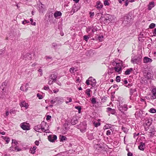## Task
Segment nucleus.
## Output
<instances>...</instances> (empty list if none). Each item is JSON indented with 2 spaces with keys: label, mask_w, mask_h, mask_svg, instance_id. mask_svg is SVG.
I'll return each instance as SVG.
<instances>
[{
  "label": "nucleus",
  "mask_w": 156,
  "mask_h": 156,
  "mask_svg": "<svg viewBox=\"0 0 156 156\" xmlns=\"http://www.w3.org/2000/svg\"><path fill=\"white\" fill-rule=\"evenodd\" d=\"M57 77V73L55 72H53L51 74L49 79L53 80V81H56Z\"/></svg>",
  "instance_id": "nucleus-8"
},
{
  "label": "nucleus",
  "mask_w": 156,
  "mask_h": 156,
  "mask_svg": "<svg viewBox=\"0 0 156 156\" xmlns=\"http://www.w3.org/2000/svg\"><path fill=\"white\" fill-rule=\"evenodd\" d=\"M30 153L32 154H34L35 152V151L32 148L30 149Z\"/></svg>",
  "instance_id": "nucleus-52"
},
{
  "label": "nucleus",
  "mask_w": 156,
  "mask_h": 156,
  "mask_svg": "<svg viewBox=\"0 0 156 156\" xmlns=\"http://www.w3.org/2000/svg\"><path fill=\"white\" fill-rule=\"evenodd\" d=\"M133 70V69L132 68H130L127 69L125 72V74L126 75L129 74Z\"/></svg>",
  "instance_id": "nucleus-30"
},
{
  "label": "nucleus",
  "mask_w": 156,
  "mask_h": 156,
  "mask_svg": "<svg viewBox=\"0 0 156 156\" xmlns=\"http://www.w3.org/2000/svg\"><path fill=\"white\" fill-rule=\"evenodd\" d=\"M94 82H92L91 81V83H90V84L92 86V87H94L96 85V83L95 80L94 79H93Z\"/></svg>",
  "instance_id": "nucleus-38"
},
{
  "label": "nucleus",
  "mask_w": 156,
  "mask_h": 156,
  "mask_svg": "<svg viewBox=\"0 0 156 156\" xmlns=\"http://www.w3.org/2000/svg\"><path fill=\"white\" fill-rule=\"evenodd\" d=\"M152 95L151 98V99H156V88L155 87H153L151 90Z\"/></svg>",
  "instance_id": "nucleus-4"
},
{
  "label": "nucleus",
  "mask_w": 156,
  "mask_h": 156,
  "mask_svg": "<svg viewBox=\"0 0 156 156\" xmlns=\"http://www.w3.org/2000/svg\"><path fill=\"white\" fill-rule=\"evenodd\" d=\"M55 81H53V80L49 79L48 84L49 85H51L53 84L54 82H55Z\"/></svg>",
  "instance_id": "nucleus-48"
},
{
  "label": "nucleus",
  "mask_w": 156,
  "mask_h": 156,
  "mask_svg": "<svg viewBox=\"0 0 156 156\" xmlns=\"http://www.w3.org/2000/svg\"><path fill=\"white\" fill-rule=\"evenodd\" d=\"M140 58L139 57H135L132 58L131 62L133 64H140Z\"/></svg>",
  "instance_id": "nucleus-5"
},
{
  "label": "nucleus",
  "mask_w": 156,
  "mask_h": 156,
  "mask_svg": "<svg viewBox=\"0 0 156 156\" xmlns=\"http://www.w3.org/2000/svg\"><path fill=\"white\" fill-rule=\"evenodd\" d=\"M89 14H90V17L91 18H92L94 15V12H89Z\"/></svg>",
  "instance_id": "nucleus-50"
},
{
  "label": "nucleus",
  "mask_w": 156,
  "mask_h": 156,
  "mask_svg": "<svg viewBox=\"0 0 156 156\" xmlns=\"http://www.w3.org/2000/svg\"><path fill=\"white\" fill-rule=\"evenodd\" d=\"M91 91V90L90 89H87L86 90L85 93L88 95V97H90L91 96L90 93V92Z\"/></svg>",
  "instance_id": "nucleus-33"
},
{
  "label": "nucleus",
  "mask_w": 156,
  "mask_h": 156,
  "mask_svg": "<svg viewBox=\"0 0 156 156\" xmlns=\"http://www.w3.org/2000/svg\"><path fill=\"white\" fill-rule=\"evenodd\" d=\"M20 126L21 128L24 130H29L30 129V126L25 122L21 123L20 124Z\"/></svg>",
  "instance_id": "nucleus-6"
},
{
  "label": "nucleus",
  "mask_w": 156,
  "mask_h": 156,
  "mask_svg": "<svg viewBox=\"0 0 156 156\" xmlns=\"http://www.w3.org/2000/svg\"><path fill=\"white\" fill-rule=\"evenodd\" d=\"M67 99L68 100V101H66V104H68L69 102H70L72 101V99L71 98H67Z\"/></svg>",
  "instance_id": "nucleus-49"
},
{
  "label": "nucleus",
  "mask_w": 156,
  "mask_h": 156,
  "mask_svg": "<svg viewBox=\"0 0 156 156\" xmlns=\"http://www.w3.org/2000/svg\"><path fill=\"white\" fill-rule=\"evenodd\" d=\"M118 72L120 73V71H121L122 68L123 67L122 66V62L119 60H118Z\"/></svg>",
  "instance_id": "nucleus-7"
},
{
  "label": "nucleus",
  "mask_w": 156,
  "mask_h": 156,
  "mask_svg": "<svg viewBox=\"0 0 156 156\" xmlns=\"http://www.w3.org/2000/svg\"><path fill=\"white\" fill-rule=\"evenodd\" d=\"M3 139L5 140L7 143H8L10 141V139L8 137L5 136L4 137Z\"/></svg>",
  "instance_id": "nucleus-37"
},
{
  "label": "nucleus",
  "mask_w": 156,
  "mask_h": 156,
  "mask_svg": "<svg viewBox=\"0 0 156 156\" xmlns=\"http://www.w3.org/2000/svg\"><path fill=\"white\" fill-rule=\"evenodd\" d=\"M42 5H43L42 4L39 5V9H38L39 12L41 13H43L44 11V8L42 6Z\"/></svg>",
  "instance_id": "nucleus-29"
},
{
  "label": "nucleus",
  "mask_w": 156,
  "mask_h": 156,
  "mask_svg": "<svg viewBox=\"0 0 156 156\" xmlns=\"http://www.w3.org/2000/svg\"><path fill=\"white\" fill-rule=\"evenodd\" d=\"M152 61V59L147 57H145L143 58L144 63H151Z\"/></svg>",
  "instance_id": "nucleus-13"
},
{
  "label": "nucleus",
  "mask_w": 156,
  "mask_h": 156,
  "mask_svg": "<svg viewBox=\"0 0 156 156\" xmlns=\"http://www.w3.org/2000/svg\"><path fill=\"white\" fill-rule=\"evenodd\" d=\"M103 38V36H99L98 37V39L100 42H101L102 41Z\"/></svg>",
  "instance_id": "nucleus-42"
},
{
  "label": "nucleus",
  "mask_w": 156,
  "mask_h": 156,
  "mask_svg": "<svg viewBox=\"0 0 156 156\" xmlns=\"http://www.w3.org/2000/svg\"><path fill=\"white\" fill-rule=\"evenodd\" d=\"M89 38V37L87 35H84L83 36L84 40H85L87 42L88 41V40Z\"/></svg>",
  "instance_id": "nucleus-53"
},
{
  "label": "nucleus",
  "mask_w": 156,
  "mask_h": 156,
  "mask_svg": "<svg viewBox=\"0 0 156 156\" xmlns=\"http://www.w3.org/2000/svg\"><path fill=\"white\" fill-rule=\"evenodd\" d=\"M154 2H152L149 3V5H148V9L149 10H151V9L154 6Z\"/></svg>",
  "instance_id": "nucleus-22"
},
{
  "label": "nucleus",
  "mask_w": 156,
  "mask_h": 156,
  "mask_svg": "<svg viewBox=\"0 0 156 156\" xmlns=\"http://www.w3.org/2000/svg\"><path fill=\"white\" fill-rule=\"evenodd\" d=\"M128 0H119V2L120 3H124L125 5L127 6L128 5V2H127Z\"/></svg>",
  "instance_id": "nucleus-27"
},
{
  "label": "nucleus",
  "mask_w": 156,
  "mask_h": 156,
  "mask_svg": "<svg viewBox=\"0 0 156 156\" xmlns=\"http://www.w3.org/2000/svg\"><path fill=\"white\" fill-rule=\"evenodd\" d=\"M34 143H35V144L37 146H38L39 144V142L38 140L35 141Z\"/></svg>",
  "instance_id": "nucleus-64"
},
{
  "label": "nucleus",
  "mask_w": 156,
  "mask_h": 156,
  "mask_svg": "<svg viewBox=\"0 0 156 156\" xmlns=\"http://www.w3.org/2000/svg\"><path fill=\"white\" fill-rule=\"evenodd\" d=\"M123 98L121 97H119L118 99V101L119 102V110L122 114V115H121V116L122 115L124 116L125 115L124 112L126 111L128 109L127 105L123 103Z\"/></svg>",
  "instance_id": "nucleus-1"
},
{
  "label": "nucleus",
  "mask_w": 156,
  "mask_h": 156,
  "mask_svg": "<svg viewBox=\"0 0 156 156\" xmlns=\"http://www.w3.org/2000/svg\"><path fill=\"white\" fill-rule=\"evenodd\" d=\"M127 156H133V154L132 153L129 152V151L128 152L127 154Z\"/></svg>",
  "instance_id": "nucleus-62"
},
{
  "label": "nucleus",
  "mask_w": 156,
  "mask_h": 156,
  "mask_svg": "<svg viewBox=\"0 0 156 156\" xmlns=\"http://www.w3.org/2000/svg\"><path fill=\"white\" fill-rule=\"evenodd\" d=\"M53 9H50L48 10V12L49 13L48 17L50 18L51 17H52V14H53Z\"/></svg>",
  "instance_id": "nucleus-23"
},
{
  "label": "nucleus",
  "mask_w": 156,
  "mask_h": 156,
  "mask_svg": "<svg viewBox=\"0 0 156 156\" xmlns=\"http://www.w3.org/2000/svg\"><path fill=\"white\" fill-rule=\"evenodd\" d=\"M107 112H110L112 114H114L115 113V110L114 109H112L111 108L108 107L107 108Z\"/></svg>",
  "instance_id": "nucleus-20"
},
{
  "label": "nucleus",
  "mask_w": 156,
  "mask_h": 156,
  "mask_svg": "<svg viewBox=\"0 0 156 156\" xmlns=\"http://www.w3.org/2000/svg\"><path fill=\"white\" fill-rule=\"evenodd\" d=\"M30 55L29 54H26L24 56L23 59H25V60H27V59H30Z\"/></svg>",
  "instance_id": "nucleus-31"
},
{
  "label": "nucleus",
  "mask_w": 156,
  "mask_h": 156,
  "mask_svg": "<svg viewBox=\"0 0 156 156\" xmlns=\"http://www.w3.org/2000/svg\"><path fill=\"white\" fill-rule=\"evenodd\" d=\"M51 116H50V115H48L47 116V117H46V120H50L51 119Z\"/></svg>",
  "instance_id": "nucleus-60"
},
{
  "label": "nucleus",
  "mask_w": 156,
  "mask_h": 156,
  "mask_svg": "<svg viewBox=\"0 0 156 156\" xmlns=\"http://www.w3.org/2000/svg\"><path fill=\"white\" fill-rule=\"evenodd\" d=\"M57 136L55 135H50L48 137V140L51 142H54L55 140L57 139Z\"/></svg>",
  "instance_id": "nucleus-9"
},
{
  "label": "nucleus",
  "mask_w": 156,
  "mask_h": 156,
  "mask_svg": "<svg viewBox=\"0 0 156 156\" xmlns=\"http://www.w3.org/2000/svg\"><path fill=\"white\" fill-rule=\"evenodd\" d=\"M14 150L16 151H21V149L19 148L18 147L16 146H14Z\"/></svg>",
  "instance_id": "nucleus-47"
},
{
  "label": "nucleus",
  "mask_w": 156,
  "mask_h": 156,
  "mask_svg": "<svg viewBox=\"0 0 156 156\" xmlns=\"http://www.w3.org/2000/svg\"><path fill=\"white\" fill-rule=\"evenodd\" d=\"M92 103L93 104H94L96 103V98H93L91 100Z\"/></svg>",
  "instance_id": "nucleus-45"
},
{
  "label": "nucleus",
  "mask_w": 156,
  "mask_h": 156,
  "mask_svg": "<svg viewBox=\"0 0 156 156\" xmlns=\"http://www.w3.org/2000/svg\"><path fill=\"white\" fill-rule=\"evenodd\" d=\"M6 85V82H4L2 83V86L0 87V89L4 91L5 89V87Z\"/></svg>",
  "instance_id": "nucleus-26"
},
{
  "label": "nucleus",
  "mask_w": 156,
  "mask_h": 156,
  "mask_svg": "<svg viewBox=\"0 0 156 156\" xmlns=\"http://www.w3.org/2000/svg\"><path fill=\"white\" fill-rule=\"evenodd\" d=\"M97 9H101L103 7V5L100 1H98L96 2V5L95 6Z\"/></svg>",
  "instance_id": "nucleus-18"
},
{
  "label": "nucleus",
  "mask_w": 156,
  "mask_h": 156,
  "mask_svg": "<svg viewBox=\"0 0 156 156\" xmlns=\"http://www.w3.org/2000/svg\"><path fill=\"white\" fill-rule=\"evenodd\" d=\"M151 124V122L149 121V120H146L144 123V126L145 129L147 130L148 129V127Z\"/></svg>",
  "instance_id": "nucleus-10"
},
{
  "label": "nucleus",
  "mask_w": 156,
  "mask_h": 156,
  "mask_svg": "<svg viewBox=\"0 0 156 156\" xmlns=\"http://www.w3.org/2000/svg\"><path fill=\"white\" fill-rule=\"evenodd\" d=\"M145 147V144L144 143H141L138 146V148L141 150H144Z\"/></svg>",
  "instance_id": "nucleus-24"
},
{
  "label": "nucleus",
  "mask_w": 156,
  "mask_h": 156,
  "mask_svg": "<svg viewBox=\"0 0 156 156\" xmlns=\"http://www.w3.org/2000/svg\"><path fill=\"white\" fill-rule=\"evenodd\" d=\"M150 112L152 113H155L156 112V110L154 108H151L150 110Z\"/></svg>",
  "instance_id": "nucleus-46"
},
{
  "label": "nucleus",
  "mask_w": 156,
  "mask_h": 156,
  "mask_svg": "<svg viewBox=\"0 0 156 156\" xmlns=\"http://www.w3.org/2000/svg\"><path fill=\"white\" fill-rule=\"evenodd\" d=\"M52 48H54L55 50L60 48L59 46H61V44L58 45L56 43H53L51 44Z\"/></svg>",
  "instance_id": "nucleus-14"
},
{
  "label": "nucleus",
  "mask_w": 156,
  "mask_h": 156,
  "mask_svg": "<svg viewBox=\"0 0 156 156\" xmlns=\"http://www.w3.org/2000/svg\"><path fill=\"white\" fill-rule=\"evenodd\" d=\"M78 122V120L76 118H73L71 120V124L72 125H75Z\"/></svg>",
  "instance_id": "nucleus-21"
},
{
  "label": "nucleus",
  "mask_w": 156,
  "mask_h": 156,
  "mask_svg": "<svg viewBox=\"0 0 156 156\" xmlns=\"http://www.w3.org/2000/svg\"><path fill=\"white\" fill-rule=\"evenodd\" d=\"M42 129V131L45 133H48V128L49 127L48 124H47L46 122H43L41 123L40 125Z\"/></svg>",
  "instance_id": "nucleus-3"
},
{
  "label": "nucleus",
  "mask_w": 156,
  "mask_h": 156,
  "mask_svg": "<svg viewBox=\"0 0 156 156\" xmlns=\"http://www.w3.org/2000/svg\"><path fill=\"white\" fill-rule=\"evenodd\" d=\"M74 69H75L74 68H71L70 69L69 71L71 73H73Z\"/></svg>",
  "instance_id": "nucleus-63"
},
{
  "label": "nucleus",
  "mask_w": 156,
  "mask_h": 156,
  "mask_svg": "<svg viewBox=\"0 0 156 156\" xmlns=\"http://www.w3.org/2000/svg\"><path fill=\"white\" fill-rule=\"evenodd\" d=\"M136 91V88L134 89H131L130 90V95H132Z\"/></svg>",
  "instance_id": "nucleus-32"
},
{
  "label": "nucleus",
  "mask_w": 156,
  "mask_h": 156,
  "mask_svg": "<svg viewBox=\"0 0 156 156\" xmlns=\"http://www.w3.org/2000/svg\"><path fill=\"white\" fill-rule=\"evenodd\" d=\"M155 26V24L154 23H151L150 24V25L149 26V27L151 29L153 28Z\"/></svg>",
  "instance_id": "nucleus-44"
},
{
  "label": "nucleus",
  "mask_w": 156,
  "mask_h": 156,
  "mask_svg": "<svg viewBox=\"0 0 156 156\" xmlns=\"http://www.w3.org/2000/svg\"><path fill=\"white\" fill-rule=\"evenodd\" d=\"M45 59H46V60H47L48 59H51V61H52V57H50V56H46L45 57Z\"/></svg>",
  "instance_id": "nucleus-56"
},
{
  "label": "nucleus",
  "mask_w": 156,
  "mask_h": 156,
  "mask_svg": "<svg viewBox=\"0 0 156 156\" xmlns=\"http://www.w3.org/2000/svg\"><path fill=\"white\" fill-rule=\"evenodd\" d=\"M37 96L38 98L39 99H41L43 98V96L39 93H37Z\"/></svg>",
  "instance_id": "nucleus-41"
},
{
  "label": "nucleus",
  "mask_w": 156,
  "mask_h": 156,
  "mask_svg": "<svg viewBox=\"0 0 156 156\" xmlns=\"http://www.w3.org/2000/svg\"><path fill=\"white\" fill-rule=\"evenodd\" d=\"M109 0H104V4L105 5H110L109 1Z\"/></svg>",
  "instance_id": "nucleus-35"
},
{
  "label": "nucleus",
  "mask_w": 156,
  "mask_h": 156,
  "mask_svg": "<svg viewBox=\"0 0 156 156\" xmlns=\"http://www.w3.org/2000/svg\"><path fill=\"white\" fill-rule=\"evenodd\" d=\"M97 29H98L95 27H92L91 30L92 32L94 33V32L97 31Z\"/></svg>",
  "instance_id": "nucleus-51"
},
{
  "label": "nucleus",
  "mask_w": 156,
  "mask_h": 156,
  "mask_svg": "<svg viewBox=\"0 0 156 156\" xmlns=\"http://www.w3.org/2000/svg\"><path fill=\"white\" fill-rule=\"evenodd\" d=\"M111 131L112 130L110 129L108 130L106 132V135L108 136L110 135L111 134Z\"/></svg>",
  "instance_id": "nucleus-54"
},
{
  "label": "nucleus",
  "mask_w": 156,
  "mask_h": 156,
  "mask_svg": "<svg viewBox=\"0 0 156 156\" xmlns=\"http://www.w3.org/2000/svg\"><path fill=\"white\" fill-rule=\"evenodd\" d=\"M91 78H90H90H89V79H88V80H86V83L87 84V85H89L90 84V83L89 82H91V80H90V79H91Z\"/></svg>",
  "instance_id": "nucleus-43"
},
{
  "label": "nucleus",
  "mask_w": 156,
  "mask_h": 156,
  "mask_svg": "<svg viewBox=\"0 0 156 156\" xmlns=\"http://www.w3.org/2000/svg\"><path fill=\"white\" fill-rule=\"evenodd\" d=\"M153 36H155L156 35V28H155L153 32Z\"/></svg>",
  "instance_id": "nucleus-61"
},
{
  "label": "nucleus",
  "mask_w": 156,
  "mask_h": 156,
  "mask_svg": "<svg viewBox=\"0 0 156 156\" xmlns=\"http://www.w3.org/2000/svg\"><path fill=\"white\" fill-rule=\"evenodd\" d=\"M12 143L13 144H14V145H13L14 146H17V145L18 144V142H17L16 140H12Z\"/></svg>",
  "instance_id": "nucleus-39"
},
{
  "label": "nucleus",
  "mask_w": 156,
  "mask_h": 156,
  "mask_svg": "<svg viewBox=\"0 0 156 156\" xmlns=\"http://www.w3.org/2000/svg\"><path fill=\"white\" fill-rule=\"evenodd\" d=\"M66 139V137L64 136H62L61 138V140L62 141L65 140Z\"/></svg>",
  "instance_id": "nucleus-57"
},
{
  "label": "nucleus",
  "mask_w": 156,
  "mask_h": 156,
  "mask_svg": "<svg viewBox=\"0 0 156 156\" xmlns=\"http://www.w3.org/2000/svg\"><path fill=\"white\" fill-rule=\"evenodd\" d=\"M92 29V27L90 26L88 27L87 29V32H89L90 31V30Z\"/></svg>",
  "instance_id": "nucleus-58"
},
{
  "label": "nucleus",
  "mask_w": 156,
  "mask_h": 156,
  "mask_svg": "<svg viewBox=\"0 0 156 156\" xmlns=\"http://www.w3.org/2000/svg\"><path fill=\"white\" fill-rule=\"evenodd\" d=\"M20 106L21 107H25L26 109L28 108L29 105L27 103H26L25 101H23L21 102L20 104Z\"/></svg>",
  "instance_id": "nucleus-15"
},
{
  "label": "nucleus",
  "mask_w": 156,
  "mask_h": 156,
  "mask_svg": "<svg viewBox=\"0 0 156 156\" xmlns=\"http://www.w3.org/2000/svg\"><path fill=\"white\" fill-rule=\"evenodd\" d=\"M94 126L96 127H97L98 126H99L100 125V123L99 122H97L96 123H94Z\"/></svg>",
  "instance_id": "nucleus-59"
},
{
  "label": "nucleus",
  "mask_w": 156,
  "mask_h": 156,
  "mask_svg": "<svg viewBox=\"0 0 156 156\" xmlns=\"http://www.w3.org/2000/svg\"><path fill=\"white\" fill-rule=\"evenodd\" d=\"M132 19L131 16L130 14H127L120 19V20L122 21V23L125 25H129L130 20Z\"/></svg>",
  "instance_id": "nucleus-2"
},
{
  "label": "nucleus",
  "mask_w": 156,
  "mask_h": 156,
  "mask_svg": "<svg viewBox=\"0 0 156 156\" xmlns=\"http://www.w3.org/2000/svg\"><path fill=\"white\" fill-rule=\"evenodd\" d=\"M122 130H123V131L125 133H126L128 132V130L127 128H126L124 127H122Z\"/></svg>",
  "instance_id": "nucleus-40"
},
{
  "label": "nucleus",
  "mask_w": 156,
  "mask_h": 156,
  "mask_svg": "<svg viewBox=\"0 0 156 156\" xmlns=\"http://www.w3.org/2000/svg\"><path fill=\"white\" fill-rule=\"evenodd\" d=\"M62 15V13L60 11H56L54 13V15L55 18H59Z\"/></svg>",
  "instance_id": "nucleus-12"
},
{
  "label": "nucleus",
  "mask_w": 156,
  "mask_h": 156,
  "mask_svg": "<svg viewBox=\"0 0 156 156\" xmlns=\"http://www.w3.org/2000/svg\"><path fill=\"white\" fill-rule=\"evenodd\" d=\"M146 77L147 79H151L153 78L152 75L151 73L148 72L147 73Z\"/></svg>",
  "instance_id": "nucleus-28"
},
{
  "label": "nucleus",
  "mask_w": 156,
  "mask_h": 156,
  "mask_svg": "<svg viewBox=\"0 0 156 156\" xmlns=\"http://www.w3.org/2000/svg\"><path fill=\"white\" fill-rule=\"evenodd\" d=\"M36 131L38 132H41L42 131V129L40 125L35 126L34 128Z\"/></svg>",
  "instance_id": "nucleus-17"
},
{
  "label": "nucleus",
  "mask_w": 156,
  "mask_h": 156,
  "mask_svg": "<svg viewBox=\"0 0 156 156\" xmlns=\"http://www.w3.org/2000/svg\"><path fill=\"white\" fill-rule=\"evenodd\" d=\"M75 108L76 109H77L78 110V113H80L81 111V106L79 105V106H75Z\"/></svg>",
  "instance_id": "nucleus-34"
},
{
  "label": "nucleus",
  "mask_w": 156,
  "mask_h": 156,
  "mask_svg": "<svg viewBox=\"0 0 156 156\" xmlns=\"http://www.w3.org/2000/svg\"><path fill=\"white\" fill-rule=\"evenodd\" d=\"M55 102L56 103H62L63 101V98L61 97H57L55 98Z\"/></svg>",
  "instance_id": "nucleus-11"
},
{
  "label": "nucleus",
  "mask_w": 156,
  "mask_h": 156,
  "mask_svg": "<svg viewBox=\"0 0 156 156\" xmlns=\"http://www.w3.org/2000/svg\"><path fill=\"white\" fill-rule=\"evenodd\" d=\"M38 72L40 73L38 74V76H42L43 75V71L41 69H39L38 70Z\"/></svg>",
  "instance_id": "nucleus-36"
},
{
  "label": "nucleus",
  "mask_w": 156,
  "mask_h": 156,
  "mask_svg": "<svg viewBox=\"0 0 156 156\" xmlns=\"http://www.w3.org/2000/svg\"><path fill=\"white\" fill-rule=\"evenodd\" d=\"M44 89L46 90H50V88L48 86H44Z\"/></svg>",
  "instance_id": "nucleus-55"
},
{
  "label": "nucleus",
  "mask_w": 156,
  "mask_h": 156,
  "mask_svg": "<svg viewBox=\"0 0 156 156\" xmlns=\"http://www.w3.org/2000/svg\"><path fill=\"white\" fill-rule=\"evenodd\" d=\"M111 16L110 15H107L105 18L104 22L106 23L109 22L111 20Z\"/></svg>",
  "instance_id": "nucleus-16"
},
{
  "label": "nucleus",
  "mask_w": 156,
  "mask_h": 156,
  "mask_svg": "<svg viewBox=\"0 0 156 156\" xmlns=\"http://www.w3.org/2000/svg\"><path fill=\"white\" fill-rule=\"evenodd\" d=\"M78 9L76 7L75 5H73V7L72 9L70 11V13H72V14H73L74 12L77 11H78Z\"/></svg>",
  "instance_id": "nucleus-19"
},
{
  "label": "nucleus",
  "mask_w": 156,
  "mask_h": 156,
  "mask_svg": "<svg viewBox=\"0 0 156 156\" xmlns=\"http://www.w3.org/2000/svg\"><path fill=\"white\" fill-rule=\"evenodd\" d=\"M87 137L89 140H92L94 139V136L92 133H88Z\"/></svg>",
  "instance_id": "nucleus-25"
}]
</instances>
